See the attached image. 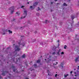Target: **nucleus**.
I'll return each instance as SVG.
<instances>
[{
    "instance_id": "09e8293b",
    "label": "nucleus",
    "mask_w": 79,
    "mask_h": 79,
    "mask_svg": "<svg viewBox=\"0 0 79 79\" xmlns=\"http://www.w3.org/2000/svg\"><path fill=\"white\" fill-rule=\"evenodd\" d=\"M78 69H79V66H78Z\"/></svg>"
},
{
    "instance_id": "1a4fd4ad",
    "label": "nucleus",
    "mask_w": 79,
    "mask_h": 79,
    "mask_svg": "<svg viewBox=\"0 0 79 79\" xmlns=\"http://www.w3.org/2000/svg\"><path fill=\"white\" fill-rule=\"evenodd\" d=\"M30 8L31 10H34V9L35 8V7H32V6H30Z\"/></svg>"
},
{
    "instance_id": "412c9836",
    "label": "nucleus",
    "mask_w": 79,
    "mask_h": 79,
    "mask_svg": "<svg viewBox=\"0 0 79 79\" xmlns=\"http://www.w3.org/2000/svg\"><path fill=\"white\" fill-rule=\"evenodd\" d=\"M71 18H72V20H73V19H74V17L71 16Z\"/></svg>"
},
{
    "instance_id": "9b49d317",
    "label": "nucleus",
    "mask_w": 79,
    "mask_h": 79,
    "mask_svg": "<svg viewBox=\"0 0 79 79\" xmlns=\"http://www.w3.org/2000/svg\"><path fill=\"white\" fill-rule=\"evenodd\" d=\"M40 60L39 59V60H38L37 61V63H40Z\"/></svg>"
},
{
    "instance_id": "f704fd0d",
    "label": "nucleus",
    "mask_w": 79,
    "mask_h": 79,
    "mask_svg": "<svg viewBox=\"0 0 79 79\" xmlns=\"http://www.w3.org/2000/svg\"><path fill=\"white\" fill-rule=\"evenodd\" d=\"M51 59H49V60H48V61H51Z\"/></svg>"
},
{
    "instance_id": "3c124183",
    "label": "nucleus",
    "mask_w": 79,
    "mask_h": 79,
    "mask_svg": "<svg viewBox=\"0 0 79 79\" xmlns=\"http://www.w3.org/2000/svg\"><path fill=\"white\" fill-rule=\"evenodd\" d=\"M47 20H46V23H47Z\"/></svg>"
},
{
    "instance_id": "de8ad7c7",
    "label": "nucleus",
    "mask_w": 79,
    "mask_h": 79,
    "mask_svg": "<svg viewBox=\"0 0 79 79\" xmlns=\"http://www.w3.org/2000/svg\"><path fill=\"white\" fill-rule=\"evenodd\" d=\"M21 37H24V36H21Z\"/></svg>"
},
{
    "instance_id": "a19ab883",
    "label": "nucleus",
    "mask_w": 79,
    "mask_h": 79,
    "mask_svg": "<svg viewBox=\"0 0 79 79\" xmlns=\"http://www.w3.org/2000/svg\"><path fill=\"white\" fill-rule=\"evenodd\" d=\"M20 43H21V42H20L19 43V45H20Z\"/></svg>"
},
{
    "instance_id": "c85d7f7f",
    "label": "nucleus",
    "mask_w": 79,
    "mask_h": 79,
    "mask_svg": "<svg viewBox=\"0 0 79 79\" xmlns=\"http://www.w3.org/2000/svg\"><path fill=\"white\" fill-rule=\"evenodd\" d=\"M36 15H39V13H36Z\"/></svg>"
},
{
    "instance_id": "c03bdc74",
    "label": "nucleus",
    "mask_w": 79,
    "mask_h": 79,
    "mask_svg": "<svg viewBox=\"0 0 79 79\" xmlns=\"http://www.w3.org/2000/svg\"><path fill=\"white\" fill-rule=\"evenodd\" d=\"M51 58V56H49V58Z\"/></svg>"
},
{
    "instance_id": "6ab92c4d",
    "label": "nucleus",
    "mask_w": 79,
    "mask_h": 79,
    "mask_svg": "<svg viewBox=\"0 0 79 79\" xmlns=\"http://www.w3.org/2000/svg\"><path fill=\"white\" fill-rule=\"evenodd\" d=\"M58 63V62H55V63H54L53 64V65H56V64H57Z\"/></svg>"
},
{
    "instance_id": "7ed1b4c3",
    "label": "nucleus",
    "mask_w": 79,
    "mask_h": 79,
    "mask_svg": "<svg viewBox=\"0 0 79 79\" xmlns=\"http://www.w3.org/2000/svg\"><path fill=\"white\" fill-rule=\"evenodd\" d=\"M8 73V71L3 72L2 74V75L4 76H5V73Z\"/></svg>"
},
{
    "instance_id": "79ce46f5",
    "label": "nucleus",
    "mask_w": 79,
    "mask_h": 79,
    "mask_svg": "<svg viewBox=\"0 0 79 79\" xmlns=\"http://www.w3.org/2000/svg\"><path fill=\"white\" fill-rule=\"evenodd\" d=\"M8 77H9V78H10V77H11V76Z\"/></svg>"
},
{
    "instance_id": "5701e85b",
    "label": "nucleus",
    "mask_w": 79,
    "mask_h": 79,
    "mask_svg": "<svg viewBox=\"0 0 79 79\" xmlns=\"http://www.w3.org/2000/svg\"><path fill=\"white\" fill-rule=\"evenodd\" d=\"M34 66L35 67V68L37 67V64H34Z\"/></svg>"
},
{
    "instance_id": "ddd939ff",
    "label": "nucleus",
    "mask_w": 79,
    "mask_h": 79,
    "mask_svg": "<svg viewBox=\"0 0 79 79\" xmlns=\"http://www.w3.org/2000/svg\"><path fill=\"white\" fill-rule=\"evenodd\" d=\"M25 64H26L27 66H28V65H27V61H26V62H25Z\"/></svg>"
},
{
    "instance_id": "2eb2a0df",
    "label": "nucleus",
    "mask_w": 79,
    "mask_h": 79,
    "mask_svg": "<svg viewBox=\"0 0 79 79\" xmlns=\"http://www.w3.org/2000/svg\"><path fill=\"white\" fill-rule=\"evenodd\" d=\"M63 6H67V4H66V3H64V4H63Z\"/></svg>"
},
{
    "instance_id": "9d476101",
    "label": "nucleus",
    "mask_w": 79,
    "mask_h": 79,
    "mask_svg": "<svg viewBox=\"0 0 79 79\" xmlns=\"http://www.w3.org/2000/svg\"><path fill=\"white\" fill-rule=\"evenodd\" d=\"M61 52V49H60L59 51H58V52H57V53L59 55H60V52Z\"/></svg>"
},
{
    "instance_id": "864d4df0",
    "label": "nucleus",
    "mask_w": 79,
    "mask_h": 79,
    "mask_svg": "<svg viewBox=\"0 0 79 79\" xmlns=\"http://www.w3.org/2000/svg\"><path fill=\"white\" fill-rule=\"evenodd\" d=\"M75 76H77V75H75Z\"/></svg>"
},
{
    "instance_id": "f3484780",
    "label": "nucleus",
    "mask_w": 79,
    "mask_h": 79,
    "mask_svg": "<svg viewBox=\"0 0 79 79\" xmlns=\"http://www.w3.org/2000/svg\"><path fill=\"white\" fill-rule=\"evenodd\" d=\"M11 68H12V69H15V66L13 65H12V66L11 67Z\"/></svg>"
},
{
    "instance_id": "7c9ffc66",
    "label": "nucleus",
    "mask_w": 79,
    "mask_h": 79,
    "mask_svg": "<svg viewBox=\"0 0 79 79\" xmlns=\"http://www.w3.org/2000/svg\"><path fill=\"white\" fill-rule=\"evenodd\" d=\"M73 73V71H71L70 72V74H72Z\"/></svg>"
},
{
    "instance_id": "a18cd8bd",
    "label": "nucleus",
    "mask_w": 79,
    "mask_h": 79,
    "mask_svg": "<svg viewBox=\"0 0 79 79\" xmlns=\"http://www.w3.org/2000/svg\"><path fill=\"white\" fill-rule=\"evenodd\" d=\"M60 42V40H58V42Z\"/></svg>"
},
{
    "instance_id": "473e14b6",
    "label": "nucleus",
    "mask_w": 79,
    "mask_h": 79,
    "mask_svg": "<svg viewBox=\"0 0 79 79\" xmlns=\"http://www.w3.org/2000/svg\"><path fill=\"white\" fill-rule=\"evenodd\" d=\"M0 79H2V77L0 75Z\"/></svg>"
},
{
    "instance_id": "bb28decb",
    "label": "nucleus",
    "mask_w": 79,
    "mask_h": 79,
    "mask_svg": "<svg viewBox=\"0 0 79 79\" xmlns=\"http://www.w3.org/2000/svg\"><path fill=\"white\" fill-rule=\"evenodd\" d=\"M14 11L13 10L11 11V14H13V13Z\"/></svg>"
},
{
    "instance_id": "58836bf2",
    "label": "nucleus",
    "mask_w": 79,
    "mask_h": 79,
    "mask_svg": "<svg viewBox=\"0 0 79 79\" xmlns=\"http://www.w3.org/2000/svg\"><path fill=\"white\" fill-rule=\"evenodd\" d=\"M35 34H36L37 33V31H35Z\"/></svg>"
},
{
    "instance_id": "dca6fc26",
    "label": "nucleus",
    "mask_w": 79,
    "mask_h": 79,
    "mask_svg": "<svg viewBox=\"0 0 79 79\" xmlns=\"http://www.w3.org/2000/svg\"><path fill=\"white\" fill-rule=\"evenodd\" d=\"M41 10V9H40V8L39 7H38V9H37L36 10H37V11H39V10Z\"/></svg>"
},
{
    "instance_id": "774afa93",
    "label": "nucleus",
    "mask_w": 79,
    "mask_h": 79,
    "mask_svg": "<svg viewBox=\"0 0 79 79\" xmlns=\"http://www.w3.org/2000/svg\"><path fill=\"white\" fill-rule=\"evenodd\" d=\"M57 4H59L58 3H57Z\"/></svg>"
},
{
    "instance_id": "e2e57ef3",
    "label": "nucleus",
    "mask_w": 79,
    "mask_h": 79,
    "mask_svg": "<svg viewBox=\"0 0 79 79\" xmlns=\"http://www.w3.org/2000/svg\"><path fill=\"white\" fill-rule=\"evenodd\" d=\"M6 31H7V30H6Z\"/></svg>"
},
{
    "instance_id": "6e6552de",
    "label": "nucleus",
    "mask_w": 79,
    "mask_h": 79,
    "mask_svg": "<svg viewBox=\"0 0 79 79\" xmlns=\"http://www.w3.org/2000/svg\"><path fill=\"white\" fill-rule=\"evenodd\" d=\"M13 71H14V72H16V73H18V70L16 69H13Z\"/></svg>"
},
{
    "instance_id": "4d7b16f0",
    "label": "nucleus",
    "mask_w": 79,
    "mask_h": 79,
    "mask_svg": "<svg viewBox=\"0 0 79 79\" xmlns=\"http://www.w3.org/2000/svg\"><path fill=\"white\" fill-rule=\"evenodd\" d=\"M7 49H8V48H7Z\"/></svg>"
},
{
    "instance_id": "052dcab7",
    "label": "nucleus",
    "mask_w": 79,
    "mask_h": 79,
    "mask_svg": "<svg viewBox=\"0 0 79 79\" xmlns=\"http://www.w3.org/2000/svg\"><path fill=\"white\" fill-rule=\"evenodd\" d=\"M22 71H24V70H22Z\"/></svg>"
},
{
    "instance_id": "72a5a7b5",
    "label": "nucleus",
    "mask_w": 79,
    "mask_h": 79,
    "mask_svg": "<svg viewBox=\"0 0 79 79\" xmlns=\"http://www.w3.org/2000/svg\"><path fill=\"white\" fill-rule=\"evenodd\" d=\"M16 62H18V59H16Z\"/></svg>"
},
{
    "instance_id": "4468645a",
    "label": "nucleus",
    "mask_w": 79,
    "mask_h": 79,
    "mask_svg": "<svg viewBox=\"0 0 79 79\" xmlns=\"http://www.w3.org/2000/svg\"><path fill=\"white\" fill-rule=\"evenodd\" d=\"M67 76H69V74H66L65 75V74L64 75V77H66Z\"/></svg>"
},
{
    "instance_id": "5fc2aeb1",
    "label": "nucleus",
    "mask_w": 79,
    "mask_h": 79,
    "mask_svg": "<svg viewBox=\"0 0 79 79\" xmlns=\"http://www.w3.org/2000/svg\"><path fill=\"white\" fill-rule=\"evenodd\" d=\"M51 4H52V3H53V2H51Z\"/></svg>"
},
{
    "instance_id": "aec40b11",
    "label": "nucleus",
    "mask_w": 79,
    "mask_h": 79,
    "mask_svg": "<svg viewBox=\"0 0 79 79\" xmlns=\"http://www.w3.org/2000/svg\"><path fill=\"white\" fill-rule=\"evenodd\" d=\"M8 32H9V33H10V34H12V31H11L10 30H8Z\"/></svg>"
},
{
    "instance_id": "37998d69",
    "label": "nucleus",
    "mask_w": 79,
    "mask_h": 79,
    "mask_svg": "<svg viewBox=\"0 0 79 79\" xmlns=\"http://www.w3.org/2000/svg\"><path fill=\"white\" fill-rule=\"evenodd\" d=\"M26 79H29V78H26Z\"/></svg>"
},
{
    "instance_id": "39448f33",
    "label": "nucleus",
    "mask_w": 79,
    "mask_h": 79,
    "mask_svg": "<svg viewBox=\"0 0 79 79\" xmlns=\"http://www.w3.org/2000/svg\"><path fill=\"white\" fill-rule=\"evenodd\" d=\"M64 62H62L61 63L60 65L61 66L62 68H63V65H64Z\"/></svg>"
},
{
    "instance_id": "bf43d9fd",
    "label": "nucleus",
    "mask_w": 79,
    "mask_h": 79,
    "mask_svg": "<svg viewBox=\"0 0 79 79\" xmlns=\"http://www.w3.org/2000/svg\"><path fill=\"white\" fill-rule=\"evenodd\" d=\"M45 60H47V59H45Z\"/></svg>"
},
{
    "instance_id": "f8f14e48",
    "label": "nucleus",
    "mask_w": 79,
    "mask_h": 79,
    "mask_svg": "<svg viewBox=\"0 0 79 79\" xmlns=\"http://www.w3.org/2000/svg\"><path fill=\"white\" fill-rule=\"evenodd\" d=\"M78 60V57H77L75 59V62H77Z\"/></svg>"
},
{
    "instance_id": "c756f323",
    "label": "nucleus",
    "mask_w": 79,
    "mask_h": 79,
    "mask_svg": "<svg viewBox=\"0 0 79 79\" xmlns=\"http://www.w3.org/2000/svg\"><path fill=\"white\" fill-rule=\"evenodd\" d=\"M53 55H55V52H53L52 53Z\"/></svg>"
},
{
    "instance_id": "2f4dec72",
    "label": "nucleus",
    "mask_w": 79,
    "mask_h": 79,
    "mask_svg": "<svg viewBox=\"0 0 79 79\" xmlns=\"http://www.w3.org/2000/svg\"><path fill=\"white\" fill-rule=\"evenodd\" d=\"M54 36L55 37H56V34H55Z\"/></svg>"
},
{
    "instance_id": "49530a36",
    "label": "nucleus",
    "mask_w": 79,
    "mask_h": 79,
    "mask_svg": "<svg viewBox=\"0 0 79 79\" xmlns=\"http://www.w3.org/2000/svg\"><path fill=\"white\" fill-rule=\"evenodd\" d=\"M57 0H55V2H56V1H57Z\"/></svg>"
},
{
    "instance_id": "423d86ee",
    "label": "nucleus",
    "mask_w": 79,
    "mask_h": 79,
    "mask_svg": "<svg viewBox=\"0 0 79 79\" xmlns=\"http://www.w3.org/2000/svg\"><path fill=\"white\" fill-rule=\"evenodd\" d=\"M15 9V6H12L11 7L10 9L9 10H14Z\"/></svg>"
},
{
    "instance_id": "20e7f679",
    "label": "nucleus",
    "mask_w": 79,
    "mask_h": 79,
    "mask_svg": "<svg viewBox=\"0 0 79 79\" xmlns=\"http://www.w3.org/2000/svg\"><path fill=\"white\" fill-rule=\"evenodd\" d=\"M37 5H38V2H35L33 3L34 6H36Z\"/></svg>"
},
{
    "instance_id": "e433bc0d",
    "label": "nucleus",
    "mask_w": 79,
    "mask_h": 79,
    "mask_svg": "<svg viewBox=\"0 0 79 79\" xmlns=\"http://www.w3.org/2000/svg\"><path fill=\"white\" fill-rule=\"evenodd\" d=\"M77 35H76V38H77Z\"/></svg>"
},
{
    "instance_id": "b1692460",
    "label": "nucleus",
    "mask_w": 79,
    "mask_h": 79,
    "mask_svg": "<svg viewBox=\"0 0 79 79\" xmlns=\"http://www.w3.org/2000/svg\"><path fill=\"white\" fill-rule=\"evenodd\" d=\"M24 7H25V6H22L21 7V8H24Z\"/></svg>"
},
{
    "instance_id": "393cba45",
    "label": "nucleus",
    "mask_w": 79,
    "mask_h": 79,
    "mask_svg": "<svg viewBox=\"0 0 79 79\" xmlns=\"http://www.w3.org/2000/svg\"><path fill=\"white\" fill-rule=\"evenodd\" d=\"M21 45H22V46L24 47L25 45V44H21Z\"/></svg>"
},
{
    "instance_id": "cd10ccee",
    "label": "nucleus",
    "mask_w": 79,
    "mask_h": 79,
    "mask_svg": "<svg viewBox=\"0 0 79 79\" xmlns=\"http://www.w3.org/2000/svg\"><path fill=\"white\" fill-rule=\"evenodd\" d=\"M57 76H58V74H56L55 75V77H57Z\"/></svg>"
},
{
    "instance_id": "ea45409f",
    "label": "nucleus",
    "mask_w": 79,
    "mask_h": 79,
    "mask_svg": "<svg viewBox=\"0 0 79 79\" xmlns=\"http://www.w3.org/2000/svg\"><path fill=\"white\" fill-rule=\"evenodd\" d=\"M3 35H5V33H4L2 34Z\"/></svg>"
},
{
    "instance_id": "c9c22d12",
    "label": "nucleus",
    "mask_w": 79,
    "mask_h": 79,
    "mask_svg": "<svg viewBox=\"0 0 79 79\" xmlns=\"http://www.w3.org/2000/svg\"><path fill=\"white\" fill-rule=\"evenodd\" d=\"M15 19H13V21H15Z\"/></svg>"
},
{
    "instance_id": "f03ea898",
    "label": "nucleus",
    "mask_w": 79,
    "mask_h": 79,
    "mask_svg": "<svg viewBox=\"0 0 79 79\" xmlns=\"http://www.w3.org/2000/svg\"><path fill=\"white\" fill-rule=\"evenodd\" d=\"M15 48H16L17 49L15 50V52H16V51H19L21 49L19 48V47L18 46V45H16L15 46Z\"/></svg>"
},
{
    "instance_id": "f257e3e1",
    "label": "nucleus",
    "mask_w": 79,
    "mask_h": 79,
    "mask_svg": "<svg viewBox=\"0 0 79 79\" xmlns=\"http://www.w3.org/2000/svg\"><path fill=\"white\" fill-rule=\"evenodd\" d=\"M24 13H23V15H24V16L23 17H21V19H23V18H26V16H27V11L26 10H24Z\"/></svg>"
},
{
    "instance_id": "603ef678",
    "label": "nucleus",
    "mask_w": 79,
    "mask_h": 79,
    "mask_svg": "<svg viewBox=\"0 0 79 79\" xmlns=\"http://www.w3.org/2000/svg\"><path fill=\"white\" fill-rule=\"evenodd\" d=\"M75 74H76V72H75Z\"/></svg>"
},
{
    "instance_id": "a878e982",
    "label": "nucleus",
    "mask_w": 79,
    "mask_h": 79,
    "mask_svg": "<svg viewBox=\"0 0 79 79\" xmlns=\"http://www.w3.org/2000/svg\"><path fill=\"white\" fill-rule=\"evenodd\" d=\"M61 55H63V54H64V52H61Z\"/></svg>"
},
{
    "instance_id": "680f3d73",
    "label": "nucleus",
    "mask_w": 79,
    "mask_h": 79,
    "mask_svg": "<svg viewBox=\"0 0 79 79\" xmlns=\"http://www.w3.org/2000/svg\"><path fill=\"white\" fill-rule=\"evenodd\" d=\"M9 75H11V74H9Z\"/></svg>"
},
{
    "instance_id": "0eeeda50",
    "label": "nucleus",
    "mask_w": 79,
    "mask_h": 79,
    "mask_svg": "<svg viewBox=\"0 0 79 79\" xmlns=\"http://www.w3.org/2000/svg\"><path fill=\"white\" fill-rule=\"evenodd\" d=\"M22 58H24L26 57V55L25 54H24L22 56Z\"/></svg>"
},
{
    "instance_id": "0e129e2a",
    "label": "nucleus",
    "mask_w": 79,
    "mask_h": 79,
    "mask_svg": "<svg viewBox=\"0 0 79 79\" xmlns=\"http://www.w3.org/2000/svg\"><path fill=\"white\" fill-rule=\"evenodd\" d=\"M48 75H49V73H48Z\"/></svg>"
},
{
    "instance_id": "338daca9",
    "label": "nucleus",
    "mask_w": 79,
    "mask_h": 79,
    "mask_svg": "<svg viewBox=\"0 0 79 79\" xmlns=\"http://www.w3.org/2000/svg\"><path fill=\"white\" fill-rule=\"evenodd\" d=\"M48 59H49V58H48Z\"/></svg>"
},
{
    "instance_id": "6e6d98bb",
    "label": "nucleus",
    "mask_w": 79,
    "mask_h": 79,
    "mask_svg": "<svg viewBox=\"0 0 79 79\" xmlns=\"http://www.w3.org/2000/svg\"><path fill=\"white\" fill-rule=\"evenodd\" d=\"M15 63L16 64H17V62H15Z\"/></svg>"
},
{
    "instance_id": "69168bd1",
    "label": "nucleus",
    "mask_w": 79,
    "mask_h": 79,
    "mask_svg": "<svg viewBox=\"0 0 79 79\" xmlns=\"http://www.w3.org/2000/svg\"><path fill=\"white\" fill-rule=\"evenodd\" d=\"M7 63H8V62H7Z\"/></svg>"
},
{
    "instance_id": "a211bd4d",
    "label": "nucleus",
    "mask_w": 79,
    "mask_h": 79,
    "mask_svg": "<svg viewBox=\"0 0 79 79\" xmlns=\"http://www.w3.org/2000/svg\"><path fill=\"white\" fill-rule=\"evenodd\" d=\"M66 47H67V46L66 45H65L64 47V49H66Z\"/></svg>"
},
{
    "instance_id": "8fccbe9b",
    "label": "nucleus",
    "mask_w": 79,
    "mask_h": 79,
    "mask_svg": "<svg viewBox=\"0 0 79 79\" xmlns=\"http://www.w3.org/2000/svg\"><path fill=\"white\" fill-rule=\"evenodd\" d=\"M27 4H29V2H27Z\"/></svg>"
},
{
    "instance_id": "13d9d810",
    "label": "nucleus",
    "mask_w": 79,
    "mask_h": 79,
    "mask_svg": "<svg viewBox=\"0 0 79 79\" xmlns=\"http://www.w3.org/2000/svg\"><path fill=\"white\" fill-rule=\"evenodd\" d=\"M13 45H15V44H14Z\"/></svg>"
},
{
    "instance_id": "4be33fe9",
    "label": "nucleus",
    "mask_w": 79,
    "mask_h": 79,
    "mask_svg": "<svg viewBox=\"0 0 79 79\" xmlns=\"http://www.w3.org/2000/svg\"><path fill=\"white\" fill-rule=\"evenodd\" d=\"M16 14H17L18 16H20V13L18 14V12H16Z\"/></svg>"
},
{
    "instance_id": "4c0bfd02",
    "label": "nucleus",
    "mask_w": 79,
    "mask_h": 79,
    "mask_svg": "<svg viewBox=\"0 0 79 79\" xmlns=\"http://www.w3.org/2000/svg\"><path fill=\"white\" fill-rule=\"evenodd\" d=\"M8 3H10V2L9 1V2H8Z\"/></svg>"
}]
</instances>
